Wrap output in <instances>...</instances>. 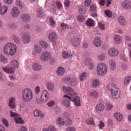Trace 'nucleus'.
Instances as JSON below:
<instances>
[{
	"instance_id": "58836bf2",
	"label": "nucleus",
	"mask_w": 131,
	"mask_h": 131,
	"mask_svg": "<svg viewBox=\"0 0 131 131\" xmlns=\"http://www.w3.org/2000/svg\"><path fill=\"white\" fill-rule=\"evenodd\" d=\"M130 83H131V77L128 76L125 79L124 83L125 85H127Z\"/></svg>"
},
{
	"instance_id": "37998d69",
	"label": "nucleus",
	"mask_w": 131,
	"mask_h": 131,
	"mask_svg": "<svg viewBox=\"0 0 131 131\" xmlns=\"http://www.w3.org/2000/svg\"><path fill=\"white\" fill-rule=\"evenodd\" d=\"M34 49L35 52L36 53H40L41 51V47L37 45H36Z\"/></svg>"
},
{
	"instance_id": "6e6d98bb",
	"label": "nucleus",
	"mask_w": 131,
	"mask_h": 131,
	"mask_svg": "<svg viewBox=\"0 0 131 131\" xmlns=\"http://www.w3.org/2000/svg\"><path fill=\"white\" fill-rule=\"evenodd\" d=\"M106 110H110L113 107V105L112 104H109L107 103L106 104Z\"/></svg>"
},
{
	"instance_id": "20e7f679",
	"label": "nucleus",
	"mask_w": 131,
	"mask_h": 131,
	"mask_svg": "<svg viewBox=\"0 0 131 131\" xmlns=\"http://www.w3.org/2000/svg\"><path fill=\"white\" fill-rule=\"evenodd\" d=\"M63 97L64 98H67L70 101H72L74 102V104L77 106L81 105L80 97L78 96H75L72 98L70 96L67 95H64Z\"/></svg>"
},
{
	"instance_id": "a18cd8bd",
	"label": "nucleus",
	"mask_w": 131,
	"mask_h": 131,
	"mask_svg": "<svg viewBox=\"0 0 131 131\" xmlns=\"http://www.w3.org/2000/svg\"><path fill=\"white\" fill-rule=\"evenodd\" d=\"M86 123L89 125L92 124L93 125H94V123L93 121V119L92 118H89L88 119L86 122Z\"/></svg>"
},
{
	"instance_id": "c9c22d12",
	"label": "nucleus",
	"mask_w": 131,
	"mask_h": 131,
	"mask_svg": "<svg viewBox=\"0 0 131 131\" xmlns=\"http://www.w3.org/2000/svg\"><path fill=\"white\" fill-rule=\"evenodd\" d=\"M118 20L119 22L121 25H123L125 23V20L124 18L122 16H120L118 17Z\"/></svg>"
},
{
	"instance_id": "7ed1b4c3",
	"label": "nucleus",
	"mask_w": 131,
	"mask_h": 131,
	"mask_svg": "<svg viewBox=\"0 0 131 131\" xmlns=\"http://www.w3.org/2000/svg\"><path fill=\"white\" fill-rule=\"evenodd\" d=\"M107 70L106 65L104 63L99 64L97 68V73L99 75H103L106 73Z\"/></svg>"
},
{
	"instance_id": "4d7b16f0",
	"label": "nucleus",
	"mask_w": 131,
	"mask_h": 131,
	"mask_svg": "<svg viewBox=\"0 0 131 131\" xmlns=\"http://www.w3.org/2000/svg\"><path fill=\"white\" fill-rule=\"evenodd\" d=\"M9 27L12 29L15 28L16 27V25L14 23H12L9 25Z\"/></svg>"
},
{
	"instance_id": "2eb2a0df",
	"label": "nucleus",
	"mask_w": 131,
	"mask_h": 131,
	"mask_svg": "<svg viewBox=\"0 0 131 131\" xmlns=\"http://www.w3.org/2000/svg\"><path fill=\"white\" fill-rule=\"evenodd\" d=\"M122 7L127 9L131 8V2L129 1H125L122 3Z\"/></svg>"
},
{
	"instance_id": "bb28decb",
	"label": "nucleus",
	"mask_w": 131,
	"mask_h": 131,
	"mask_svg": "<svg viewBox=\"0 0 131 131\" xmlns=\"http://www.w3.org/2000/svg\"><path fill=\"white\" fill-rule=\"evenodd\" d=\"M21 19L24 21H29L30 19L29 15L28 14H23L21 16Z\"/></svg>"
},
{
	"instance_id": "412c9836",
	"label": "nucleus",
	"mask_w": 131,
	"mask_h": 131,
	"mask_svg": "<svg viewBox=\"0 0 131 131\" xmlns=\"http://www.w3.org/2000/svg\"><path fill=\"white\" fill-rule=\"evenodd\" d=\"M65 121L61 117L57 118L56 121V123L59 126H62L64 125Z\"/></svg>"
},
{
	"instance_id": "4c0bfd02",
	"label": "nucleus",
	"mask_w": 131,
	"mask_h": 131,
	"mask_svg": "<svg viewBox=\"0 0 131 131\" xmlns=\"http://www.w3.org/2000/svg\"><path fill=\"white\" fill-rule=\"evenodd\" d=\"M47 86L48 89L50 91H51L54 88V85L51 82H48L47 84Z\"/></svg>"
},
{
	"instance_id": "3c124183",
	"label": "nucleus",
	"mask_w": 131,
	"mask_h": 131,
	"mask_svg": "<svg viewBox=\"0 0 131 131\" xmlns=\"http://www.w3.org/2000/svg\"><path fill=\"white\" fill-rule=\"evenodd\" d=\"M84 16L83 15H80L77 16V20L78 21L82 22L84 20Z\"/></svg>"
},
{
	"instance_id": "09e8293b",
	"label": "nucleus",
	"mask_w": 131,
	"mask_h": 131,
	"mask_svg": "<svg viewBox=\"0 0 131 131\" xmlns=\"http://www.w3.org/2000/svg\"><path fill=\"white\" fill-rule=\"evenodd\" d=\"M90 96H92L94 98H97V94L96 91H91L90 93Z\"/></svg>"
},
{
	"instance_id": "0eeeda50",
	"label": "nucleus",
	"mask_w": 131,
	"mask_h": 131,
	"mask_svg": "<svg viewBox=\"0 0 131 131\" xmlns=\"http://www.w3.org/2000/svg\"><path fill=\"white\" fill-rule=\"evenodd\" d=\"M51 56L50 53L48 51L44 52L41 57V60L43 62H47L50 59Z\"/></svg>"
},
{
	"instance_id": "6e6552de",
	"label": "nucleus",
	"mask_w": 131,
	"mask_h": 131,
	"mask_svg": "<svg viewBox=\"0 0 131 131\" xmlns=\"http://www.w3.org/2000/svg\"><path fill=\"white\" fill-rule=\"evenodd\" d=\"M107 89L110 91L111 93L115 91H117L119 89L116 85L114 83H110L109 84L106 86Z\"/></svg>"
},
{
	"instance_id": "1a4fd4ad",
	"label": "nucleus",
	"mask_w": 131,
	"mask_h": 131,
	"mask_svg": "<svg viewBox=\"0 0 131 131\" xmlns=\"http://www.w3.org/2000/svg\"><path fill=\"white\" fill-rule=\"evenodd\" d=\"M49 98V95L48 91L46 90H44L42 92L41 96V100L44 102H47Z\"/></svg>"
},
{
	"instance_id": "e433bc0d",
	"label": "nucleus",
	"mask_w": 131,
	"mask_h": 131,
	"mask_svg": "<svg viewBox=\"0 0 131 131\" xmlns=\"http://www.w3.org/2000/svg\"><path fill=\"white\" fill-rule=\"evenodd\" d=\"M120 95V92H116L113 94H111V96L114 99H117L118 98Z\"/></svg>"
},
{
	"instance_id": "cd10ccee",
	"label": "nucleus",
	"mask_w": 131,
	"mask_h": 131,
	"mask_svg": "<svg viewBox=\"0 0 131 131\" xmlns=\"http://www.w3.org/2000/svg\"><path fill=\"white\" fill-rule=\"evenodd\" d=\"M57 72L58 75H61L63 74L65 72V70L63 67H59L58 68Z\"/></svg>"
},
{
	"instance_id": "4468645a",
	"label": "nucleus",
	"mask_w": 131,
	"mask_h": 131,
	"mask_svg": "<svg viewBox=\"0 0 131 131\" xmlns=\"http://www.w3.org/2000/svg\"><path fill=\"white\" fill-rule=\"evenodd\" d=\"M84 63L85 65L89 67V68L90 70H92L93 69V66L90 58L85 59L84 61Z\"/></svg>"
},
{
	"instance_id": "dca6fc26",
	"label": "nucleus",
	"mask_w": 131,
	"mask_h": 131,
	"mask_svg": "<svg viewBox=\"0 0 131 131\" xmlns=\"http://www.w3.org/2000/svg\"><path fill=\"white\" fill-rule=\"evenodd\" d=\"M93 43L94 46L96 47H100L101 44V41L99 37H96L94 39Z\"/></svg>"
},
{
	"instance_id": "680f3d73",
	"label": "nucleus",
	"mask_w": 131,
	"mask_h": 131,
	"mask_svg": "<svg viewBox=\"0 0 131 131\" xmlns=\"http://www.w3.org/2000/svg\"><path fill=\"white\" fill-rule=\"evenodd\" d=\"M91 3V0H85V6H88Z\"/></svg>"
},
{
	"instance_id": "39448f33",
	"label": "nucleus",
	"mask_w": 131,
	"mask_h": 131,
	"mask_svg": "<svg viewBox=\"0 0 131 131\" xmlns=\"http://www.w3.org/2000/svg\"><path fill=\"white\" fill-rule=\"evenodd\" d=\"M20 14L19 9L17 7L14 6L11 9L10 15L11 17L13 18H16L18 17Z\"/></svg>"
},
{
	"instance_id": "9d476101",
	"label": "nucleus",
	"mask_w": 131,
	"mask_h": 131,
	"mask_svg": "<svg viewBox=\"0 0 131 131\" xmlns=\"http://www.w3.org/2000/svg\"><path fill=\"white\" fill-rule=\"evenodd\" d=\"M80 39L79 38L74 37L71 39V42L72 45L74 47H78L79 45Z\"/></svg>"
},
{
	"instance_id": "f03ea898",
	"label": "nucleus",
	"mask_w": 131,
	"mask_h": 131,
	"mask_svg": "<svg viewBox=\"0 0 131 131\" xmlns=\"http://www.w3.org/2000/svg\"><path fill=\"white\" fill-rule=\"evenodd\" d=\"M22 99L24 101L29 102L33 99V94L31 90L29 88H26L23 90L22 94Z\"/></svg>"
},
{
	"instance_id": "774afa93",
	"label": "nucleus",
	"mask_w": 131,
	"mask_h": 131,
	"mask_svg": "<svg viewBox=\"0 0 131 131\" xmlns=\"http://www.w3.org/2000/svg\"><path fill=\"white\" fill-rule=\"evenodd\" d=\"M67 131H75V129L73 127H68L66 129Z\"/></svg>"
},
{
	"instance_id": "a19ab883",
	"label": "nucleus",
	"mask_w": 131,
	"mask_h": 131,
	"mask_svg": "<svg viewBox=\"0 0 131 131\" xmlns=\"http://www.w3.org/2000/svg\"><path fill=\"white\" fill-rule=\"evenodd\" d=\"M40 44L42 47L44 48H47L48 47V44L44 41H41L40 42Z\"/></svg>"
},
{
	"instance_id": "473e14b6",
	"label": "nucleus",
	"mask_w": 131,
	"mask_h": 131,
	"mask_svg": "<svg viewBox=\"0 0 131 131\" xmlns=\"http://www.w3.org/2000/svg\"><path fill=\"white\" fill-rule=\"evenodd\" d=\"M3 71L7 73H12L14 72V70L13 68H7L6 67L3 68Z\"/></svg>"
},
{
	"instance_id": "ddd939ff",
	"label": "nucleus",
	"mask_w": 131,
	"mask_h": 131,
	"mask_svg": "<svg viewBox=\"0 0 131 131\" xmlns=\"http://www.w3.org/2000/svg\"><path fill=\"white\" fill-rule=\"evenodd\" d=\"M109 55L111 56H116L118 54V51L114 48L110 49L108 51Z\"/></svg>"
},
{
	"instance_id": "0e129e2a",
	"label": "nucleus",
	"mask_w": 131,
	"mask_h": 131,
	"mask_svg": "<svg viewBox=\"0 0 131 131\" xmlns=\"http://www.w3.org/2000/svg\"><path fill=\"white\" fill-rule=\"evenodd\" d=\"M54 104V102L53 101H51L48 102L47 103V105L48 106H49L50 107L53 106Z\"/></svg>"
},
{
	"instance_id": "864d4df0",
	"label": "nucleus",
	"mask_w": 131,
	"mask_h": 131,
	"mask_svg": "<svg viewBox=\"0 0 131 131\" xmlns=\"http://www.w3.org/2000/svg\"><path fill=\"white\" fill-rule=\"evenodd\" d=\"M40 111L38 110H36L34 112V114L35 116L38 117L40 114Z\"/></svg>"
},
{
	"instance_id": "f3484780",
	"label": "nucleus",
	"mask_w": 131,
	"mask_h": 131,
	"mask_svg": "<svg viewBox=\"0 0 131 131\" xmlns=\"http://www.w3.org/2000/svg\"><path fill=\"white\" fill-rule=\"evenodd\" d=\"M70 116L69 113L68 112H65L64 113L63 115V117L65 119H67V121L68 124L70 125L72 123L70 119Z\"/></svg>"
},
{
	"instance_id": "5701e85b",
	"label": "nucleus",
	"mask_w": 131,
	"mask_h": 131,
	"mask_svg": "<svg viewBox=\"0 0 131 131\" xmlns=\"http://www.w3.org/2000/svg\"><path fill=\"white\" fill-rule=\"evenodd\" d=\"M92 86L94 88H96L100 84V82L99 80L95 79L93 80L92 82Z\"/></svg>"
},
{
	"instance_id": "b1692460",
	"label": "nucleus",
	"mask_w": 131,
	"mask_h": 131,
	"mask_svg": "<svg viewBox=\"0 0 131 131\" xmlns=\"http://www.w3.org/2000/svg\"><path fill=\"white\" fill-rule=\"evenodd\" d=\"M94 20L92 19H89L86 22V25L87 26L92 27L94 25Z\"/></svg>"
},
{
	"instance_id": "c85d7f7f",
	"label": "nucleus",
	"mask_w": 131,
	"mask_h": 131,
	"mask_svg": "<svg viewBox=\"0 0 131 131\" xmlns=\"http://www.w3.org/2000/svg\"><path fill=\"white\" fill-rule=\"evenodd\" d=\"M8 7L6 6H3L0 10V14L2 15H4L7 11Z\"/></svg>"
},
{
	"instance_id": "8fccbe9b",
	"label": "nucleus",
	"mask_w": 131,
	"mask_h": 131,
	"mask_svg": "<svg viewBox=\"0 0 131 131\" xmlns=\"http://www.w3.org/2000/svg\"><path fill=\"white\" fill-rule=\"evenodd\" d=\"M86 9L85 7L84 6H81L80 8L79 9V11L80 13L83 14L85 12Z\"/></svg>"
},
{
	"instance_id": "f8f14e48",
	"label": "nucleus",
	"mask_w": 131,
	"mask_h": 131,
	"mask_svg": "<svg viewBox=\"0 0 131 131\" xmlns=\"http://www.w3.org/2000/svg\"><path fill=\"white\" fill-rule=\"evenodd\" d=\"M105 108V106L102 103L98 104L96 106L95 110L98 113H100L102 112Z\"/></svg>"
},
{
	"instance_id": "6ab92c4d",
	"label": "nucleus",
	"mask_w": 131,
	"mask_h": 131,
	"mask_svg": "<svg viewBox=\"0 0 131 131\" xmlns=\"http://www.w3.org/2000/svg\"><path fill=\"white\" fill-rule=\"evenodd\" d=\"M57 38V36L56 34L54 32H52L50 33L49 36V38L50 41H54Z\"/></svg>"
},
{
	"instance_id": "338daca9",
	"label": "nucleus",
	"mask_w": 131,
	"mask_h": 131,
	"mask_svg": "<svg viewBox=\"0 0 131 131\" xmlns=\"http://www.w3.org/2000/svg\"><path fill=\"white\" fill-rule=\"evenodd\" d=\"M48 129L49 131H56L55 128L52 126H50Z\"/></svg>"
},
{
	"instance_id": "c03bdc74",
	"label": "nucleus",
	"mask_w": 131,
	"mask_h": 131,
	"mask_svg": "<svg viewBox=\"0 0 131 131\" xmlns=\"http://www.w3.org/2000/svg\"><path fill=\"white\" fill-rule=\"evenodd\" d=\"M37 14L38 17H41L42 16V13L41 9L38 8L37 9Z\"/></svg>"
},
{
	"instance_id": "2f4dec72",
	"label": "nucleus",
	"mask_w": 131,
	"mask_h": 131,
	"mask_svg": "<svg viewBox=\"0 0 131 131\" xmlns=\"http://www.w3.org/2000/svg\"><path fill=\"white\" fill-rule=\"evenodd\" d=\"M63 104L67 108H69L70 106V104L69 101L67 99H64L63 101Z\"/></svg>"
},
{
	"instance_id": "423d86ee",
	"label": "nucleus",
	"mask_w": 131,
	"mask_h": 131,
	"mask_svg": "<svg viewBox=\"0 0 131 131\" xmlns=\"http://www.w3.org/2000/svg\"><path fill=\"white\" fill-rule=\"evenodd\" d=\"M63 89L64 92L70 95L71 96H73L76 95L75 93H73V90L70 87L66 88L65 86H63Z\"/></svg>"
},
{
	"instance_id": "de8ad7c7",
	"label": "nucleus",
	"mask_w": 131,
	"mask_h": 131,
	"mask_svg": "<svg viewBox=\"0 0 131 131\" xmlns=\"http://www.w3.org/2000/svg\"><path fill=\"white\" fill-rule=\"evenodd\" d=\"M13 39L17 43H19L20 42V40L18 37L16 35H14L13 36Z\"/></svg>"
},
{
	"instance_id": "393cba45",
	"label": "nucleus",
	"mask_w": 131,
	"mask_h": 131,
	"mask_svg": "<svg viewBox=\"0 0 131 131\" xmlns=\"http://www.w3.org/2000/svg\"><path fill=\"white\" fill-rule=\"evenodd\" d=\"M62 55L64 58H72L73 56H74V54L72 55L71 53H69L68 52L66 51H64L63 52Z\"/></svg>"
},
{
	"instance_id": "13d9d810",
	"label": "nucleus",
	"mask_w": 131,
	"mask_h": 131,
	"mask_svg": "<svg viewBox=\"0 0 131 131\" xmlns=\"http://www.w3.org/2000/svg\"><path fill=\"white\" fill-rule=\"evenodd\" d=\"M2 122L4 125L6 127H7L8 126V122L7 121L6 119L4 118L2 119Z\"/></svg>"
},
{
	"instance_id": "ea45409f",
	"label": "nucleus",
	"mask_w": 131,
	"mask_h": 131,
	"mask_svg": "<svg viewBox=\"0 0 131 131\" xmlns=\"http://www.w3.org/2000/svg\"><path fill=\"white\" fill-rule=\"evenodd\" d=\"M0 61L3 63H6L7 61V59L5 56L0 54Z\"/></svg>"
},
{
	"instance_id": "f704fd0d",
	"label": "nucleus",
	"mask_w": 131,
	"mask_h": 131,
	"mask_svg": "<svg viewBox=\"0 0 131 131\" xmlns=\"http://www.w3.org/2000/svg\"><path fill=\"white\" fill-rule=\"evenodd\" d=\"M104 13L109 18L111 17L112 15V11L106 9L104 10Z\"/></svg>"
},
{
	"instance_id": "7c9ffc66",
	"label": "nucleus",
	"mask_w": 131,
	"mask_h": 131,
	"mask_svg": "<svg viewBox=\"0 0 131 131\" xmlns=\"http://www.w3.org/2000/svg\"><path fill=\"white\" fill-rule=\"evenodd\" d=\"M115 42L116 44H118L121 41V38L120 36L118 35L114 36Z\"/></svg>"
},
{
	"instance_id": "bf43d9fd",
	"label": "nucleus",
	"mask_w": 131,
	"mask_h": 131,
	"mask_svg": "<svg viewBox=\"0 0 131 131\" xmlns=\"http://www.w3.org/2000/svg\"><path fill=\"white\" fill-rule=\"evenodd\" d=\"M99 127L100 129H102L104 127V123L102 121H101L100 122L99 124Z\"/></svg>"
},
{
	"instance_id": "a878e982",
	"label": "nucleus",
	"mask_w": 131,
	"mask_h": 131,
	"mask_svg": "<svg viewBox=\"0 0 131 131\" xmlns=\"http://www.w3.org/2000/svg\"><path fill=\"white\" fill-rule=\"evenodd\" d=\"M32 68L35 70L38 71L41 69L40 65L37 63H35L32 66Z\"/></svg>"
},
{
	"instance_id": "f257e3e1",
	"label": "nucleus",
	"mask_w": 131,
	"mask_h": 131,
	"mask_svg": "<svg viewBox=\"0 0 131 131\" xmlns=\"http://www.w3.org/2000/svg\"><path fill=\"white\" fill-rule=\"evenodd\" d=\"M4 52L7 54L13 56L15 53L17 47L13 43H8L4 45Z\"/></svg>"
},
{
	"instance_id": "052dcab7",
	"label": "nucleus",
	"mask_w": 131,
	"mask_h": 131,
	"mask_svg": "<svg viewBox=\"0 0 131 131\" xmlns=\"http://www.w3.org/2000/svg\"><path fill=\"white\" fill-rule=\"evenodd\" d=\"M98 26L101 30H103L105 29L104 25L101 23L98 24Z\"/></svg>"
},
{
	"instance_id": "69168bd1",
	"label": "nucleus",
	"mask_w": 131,
	"mask_h": 131,
	"mask_svg": "<svg viewBox=\"0 0 131 131\" xmlns=\"http://www.w3.org/2000/svg\"><path fill=\"white\" fill-rule=\"evenodd\" d=\"M50 22L51 25L54 26L55 24V22L53 20V19L52 17L50 19Z\"/></svg>"
},
{
	"instance_id": "c756f323",
	"label": "nucleus",
	"mask_w": 131,
	"mask_h": 131,
	"mask_svg": "<svg viewBox=\"0 0 131 131\" xmlns=\"http://www.w3.org/2000/svg\"><path fill=\"white\" fill-rule=\"evenodd\" d=\"M15 121L17 124H23L24 122V121L20 117V116H18L16 118H15Z\"/></svg>"
},
{
	"instance_id": "e2e57ef3",
	"label": "nucleus",
	"mask_w": 131,
	"mask_h": 131,
	"mask_svg": "<svg viewBox=\"0 0 131 131\" xmlns=\"http://www.w3.org/2000/svg\"><path fill=\"white\" fill-rule=\"evenodd\" d=\"M17 6L20 7L21 9H22L23 8V6L21 4V2L19 1H18L17 2Z\"/></svg>"
},
{
	"instance_id": "4be33fe9",
	"label": "nucleus",
	"mask_w": 131,
	"mask_h": 131,
	"mask_svg": "<svg viewBox=\"0 0 131 131\" xmlns=\"http://www.w3.org/2000/svg\"><path fill=\"white\" fill-rule=\"evenodd\" d=\"M114 117L118 121H121L123 119V116L122 114L119 113H116L114 114Z\"/></svg>"
},
{
	"instance_id": "5fc2aeb1",
	"label": "nucleus",
	"mask_w": 131,
	"mask_h": 131,
	"mask_svg": "<svg viewBox=\"0 0 131 131\" xmlns=\"http://www.w3.org/2000/svg\"><path fill=\"white\" fill-rule=\"evenodd\" d=\"M71 79L69 77H66L63 79V81L65 83H67L68 82H71Z\"/></svg>"
},
{
	"instance_id": "a211bd4d",
	"label": "nucleus",
	"mask_w": 131,
	"mask_h": 131,
	"mask_svg": "<svg viewBox=\"0 0 131 131\" xmlns=\"http://www.w3.org/2000/svg\"><path fill=\"white\" fill-rule=\"evenodd\" d=\"M15 101V99L13 97L11 98L9 100V106L11 109H14L16 107Z\"/></svg>"
},
{
	"instance_id": "603ef678",
	"label": "nucleus",
	"mask_w": 131,
	"mask_h": 131,
	"mask_svg": "<svg viewBox=\"0 0 131 131\" xmlns=\"http://www.w3.org/2000/svg\"><path fill=\"white\" fill-rule=\"evenodd\" d=\"M61 26L62 29L63 31H65L66 29H68L69 28V26L67 25L66 24L62 23L61 24Z\"/></svg>"
},
{
	"instance_id": "79ce46f5",
	"label": "nucleus",
	"mask_w": 131,
	"mask_h": 131,
	"mask_svg": "<svg viewBox=\"0 0 131 131\" xmlns=\"http://www.w3.org/2000/svg\"><path fill=\"white\" fill-rule=\"evenodd\" d=\"M86 73L84 72L81 74L79 76L80 79L81 81H82L85 79L86 78Z\"/></svg>"
},
{
	"instance_id": "72a5a7b5",
	"label": "nucleus",
	"mask_w": 131,
	"mask_h": 131,
	"mask_svg": "<svg viewBox=\"0 0 131 131\" xmlns=\"http://www.w3.org/2000/svg\"><path fill=\"white\" fill-rule=\"evenodd\" d=\"M109 63L111 65V69L112 70H114L116 68V62L115 61L113 60H111Z\"/></svg>"
},
{
	"instance_id": "aec40b11",
	"label": "nucleus",
	"mask_w": 131,
	"mask_h": 131,
	"mask_svg": "<svg viewBox=\"0 0 131 131\" xmlns=\"http://www.w3.org/2000/svg\"><path fill=\"white\" fill-rule=\"evenodd\" d=\"M19 63L16 60H12L10 62V65L12 68H17L18 66Z\"/></svg>"
},
{
	"instance_id": "49530a36",
	"label": "nucleus",
	"mask_w": 131,
	"mask_h": 131,
	"mask_svg": "<svg viewBox=\"0 0 131 131\" xmlns=\"http://www.w3.org/2000/svg\"><path fill=\"white\" fill-rule=\"evenodd\" d=\"M10 115L12 117H14V119H15V118H16L18 116H19L20 115L16 112H13L12 111H10Z\"/></svg>"
},
{
	"instance_id": "9b49d317",
	"label": "nucleus",
	"mask_w": 131,
	"mask_h": 131,
	"mask_svg": "<svg viewBox=\"0 0 131 131\" xmlns=\"http://www.w3.org/2000/svg\"><path fill=\"white\" fill-rule=\"evenodd\" d=\"M21 41L24 43H27L29 42L30 40V37L27 34H23L21 36Z\"/></svg>"
}]
</instances>
